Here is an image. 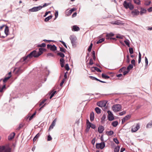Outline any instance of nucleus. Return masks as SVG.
<instances>
[{"mask_svg":"<svg viewBox=\"0 0 152 152\" xmlns=\"http://www.w3.org/2000/svg\"><path fill=\"white\" fill-rule=\"evenodd\" d=\"M105 39L104 38H102V39H99L96 42L97 44H99V43H101L103 42L104 41Z\"/></svg>","mask_w":152,"mask_h":152,"instance_id":"4c0bfd02","label":"nucleus"},{"mask_svg":"<svg viewBox=\"0 0 152 152\" xmlns=\"http://www.w3.org/2000/svg\"><path fill=\"white\" fill-rule=\"evenodd\" d=\"M86 124H88L90 128L94 129L96 128V126L95 124L91 123L88 119L86 120Z\"/></svg>","mask_w":152,"mask_h":152,"instance_id":"ddd939ff","label":"nucleus"},{"mask_svg":"<svg viewBox=\"0 0 152 152\" xmlns=\"http://www.w3.org/2000/svg\"><path fill=\"white\" fill-rule=\"evenodd\" d=\"M104 130V127L103 126H100L98 127V132L99 133H102Z\"/></svg>","mask_w":152,"mask_h":152,"instance_id":"dca6fc26","label":"nucleus"},{"mask_svg":"<svg viewBox=\"0 0 152 152\" xmlns=\"http://www.w3.org/2000/svg\"><path fill=\"white\" fill-rule=\"evenodd\" d=\"M60 62L61 66L63 67L64 66V59L62 58H61L60 59Z\"/></svg>","mask_w":152,"mask_h":152,"instance_id":"aec40b11","label":"nucleus"},{"mask_svg":"<svg viewBox=\"0 0 152 152\" xmlns=\"http://www.w3.org/2000/svg\"><path fill=\"white\" fill-rule=\"evenodd\" d=\"M151 3V1H149L148 2H146L145 3V5L146 6H148Z\"/></svg>","mask_w":152,"mask_h":152,"instance_id":"338daca9","label":"nucleus"},{"mask_svg":"<svg viewBox=\"0 0 152 152\" xmlns=\"http://www.w3.org/2000/svg\"><path fill=\"white\" fill-rule=\"evenodd\" d=\"M140 128V124L139 123L137 124L135 126H133L132 127L131 131L132 132H136Z\"/></svg>","mask_w":152,"mask_h":152,"instance_id":"9b49d317","label":"nucleus"},{"mask_svg":"<svg viewBox=\"0 0 152 152\" xmlns=\"http://www.w3.org/2000/svg\"><path fill=\"white\" fill-rule=\"evenodd\" d=\"M86 125L87 127L86 129V132H87L89 131L90 127L88 124H86Z\"/></svg>","mask_w":152,"mask_h":152,"instance_id":"052dcab7","label":"nucleus"},{"mask_svg":"<svg viewBox=\"0 0 152 152\" xmlns=\"http://www.w3.org/2000/svg\"><path fill=\"white\" fill-rule=\"evenodd\" d=\"M40 134L39 133H38L34 137L33 139V141L35 142L37 139L40 136Z\"/></svg>","mask_w":152,"mask_h":152,"instance_id":"c85d7f7f","label":"nucleus"},{"mask_svg":"<svg viewBox=\"0 0 152 152\" xmlns=\"http://www.w3.org/2000/svg\"><path fill=\"white\" fill-rule=\"evenodd\" d=\"M108 114V118L109 121H112L114 120V118L112 113L110 110H108L107 112Z\"/></svg>","mask_w":152,"mask_h":152,"instance_id":"0eeeda50","label":"nucleus"},{"mask_svg":"<svg viewBox=\"0 0 152 152\" xmlns=\"http://www.w3.org/2000/svg\"><path fill=\"white\" fill-rule=\"evenodd\" d=\"M47 48L48 49H50L51 51H54L57 50V47L55 45H51L48 44L47 45Z\"/></svg>","mask_w":152,"mask_h":152,"instance_id":"9d476101","label":"nucleus"},{"mask_svg":"<svg viewBox=\"0 0 152 152\" xmlns=\"http://www.w3.org/2000/svg\"><path fill=\"white\" fill-rule=\"evenodd\" d=\"M107 102L105 101L99 102L97 103V105L98 106L102 107H105L106 105Z\"/></svg>","mask_w":152,"mask_h":152,"instance_id":"6e6552de","label":"nucleus"},{"mask_svg":"<svg viewBox=\"0 0 152 152\" xmlns=\"http://www.w3.org/2000/svg\"><path fill=\"white\" fill-rule=\"evenodd\" d=\"M145 66H148V59L146 57H145Z\"/></svg>","mask_w":152,"mask_h":152,"instance_id":"4d7b16f0","label":"nucleus"},{"mask_svg":"<svg viewBox=\"0 0 152 152\" xmlns=\"http://www.w3.org/2000/svg\"><path fill=\"white\" fill-rule=\"evenodd\" d=\"M38 56V53L36 50H34L30 53L29 54L26 56L20 59V61L22 62H24L26 61L28 58H31L33 57L37 58L39 56Z\"/></svg>","mask_w":152,"mask_h":152,"instance_id":"f257e3e1","label":"nucleus"},{"mask_svg":"<svg viewBox=\"0 0 152 152\" xmlns=\"http://www.w3.org/2000/svg\"><path fill=\"white\" fill-rule=\"evenodd\" d=\"M113 141L117 144H118L119 143V141L117 138H114L113 139Z\"/></svg>","mask_w":152,"mask_h":152,"instance_id":"3c124183","label":"nucleus"},{"mask_svg":"<svg viewBox=\"0 0 152 152\" xmlns=\"http://www.w3.org/2000/svg\"><path fill=\"white\" fill-rule=\"evenodd\" d=\"M122 106L120 104H116L113 106V110L114 112L120 111L121 109Z\"/></svg>","mask_w":152,"mask_h":152,"instance_id":"20e7f679","label":"nucleus"},{"mask_svg":"<svg viewBox=\"0 0 152 152\" xmlns=\"http://www.w3.org/2000/svg\"><path fill=\"white\" fill-rule=\"evenodd\" d=\"M106 118V115L105 114H104L101 118V122L102 123H104L105 121Z\"/></svg>","mask_w":152,"mask_h":152,"instance_id":"a878e982","label":"nucleus"},{"mask_svg":"<svg viewBox=\"0 0 152 152\" xmlns=\"http://www.w3.org/2000/svg\"><path fill=\"white\" fill-rule=\"evenodd\" d=\"M129 51L130 54H132L133 53V50L132 48H129Z\"/></svg>","mask_w":152,"mask_h":152,"instance_id":"5fc2aeb1","label":"nucleus"},{"mask_svg":"<svg viewBox=\"0 0 152 152\" xmlns=\"http://www.w3.org/2000/svg\"><path fill=\"white\" fill-rule=\"evenodd\" d=\"M39 52H37L38 53V56H39L41 55L43 53V52L45 51L46 50V49L45 48H39Z\"/></svg>","mask_w":152,"mask_h":152,"instance_id":"f3484780","label":"nucleus"},{"mask_svg":"<svg viewBox=\"0 0 152 152\" xmlns=\"http://www.w3.org/2000/svg\"><path fill=\"white\" fill-rule=\"evenodd\" d=\"M93 45V44L92 43H91L88 49V52H90L91 51Z\"/></svg>","mask_w":152,"mask_h":152,"instance_id":"a19ab883","label":"nucleus"},{"mask_svg":"<svg viewBox=\"0 0 152 152\" xmlns=\"http://www.w3.org/2000/svg\"><path fill=\"white\" fill-rule=\"evenodd\" d=\"M106 37H113L115 34L112 32H110V33H106Z\"/></svg>","mask_w":152,"mask_h":152,"instance_id":"4be33fe9","label":"nucleus"},{"mask_svg":"<svg viewBox=\"0 0 152 152\" xmlns=\"http://www.w3.org/2000/svg\"><path fill=\"white\" fill-rule=\"evenodd\" d=\"M57 55L58 56H59L60 57H62V58H64L65 56L64 54L61 52H59L57 53Z\"/></svg>","mask_w":152,"mask_h":152,"instance_id":"c9c22d12","label":"nucleus"},{"mask_svg":"<svg viewBox=\"0 0 152 152\" xmlns=\"http://www.w3.org/2000/svg\"><path fill=\"white\" fill-rule=\"evenodd\" d=\"M47 56H50L51 57H54V55L51 53H48L47 54Z\"/></svg>","mask_w":152,"mask_h":152,"instance_id":"680f3d73","label":"nucleus"},{"mask_svg":"<svg viewBox=\"0 0 152 152\" xmlns=\"http://www.w3.org/2000/svg\"><path fill=\"white\" fill-rule=\"evenodd\" d=\"M76 10V9L75 8H73L70 10L68 11V14L69 15H70L72 13V12L73 11H75Z\"/></svg>","mask_w":152,"mask_h":152,"instance_id":"37998d69","label":"nucleus"},{"mask_svg":"<svg viewBox=\"0 0 152 152\" xmlns=\"http://www.w3.org/2000/svg\"><path fill=\"white\" fill-rule=\"evenodd\" d=\"M60 42L61 43L64 45V46L65 47V48H67V45L64 42L62 41H60Z\"/></svg>","mask_w":152,"mask_h":152,"instance_id":"6e6d98bb","label":"nucleus"},{"mask_svg":"<svg viewBox=\"0 0 152 152\" xmlns=\"http://www.w3.org/2000/svg\"><path fill=\"white\" fill-rule=\"evenodd\" d=\"M133 68V65L132 64H130L127 67V70L129 71L131 69Z\"/></svg>","mask_w":152,"mask_h":152,"instance_id":"58836bf2","label":"nucleus"},{"mask_svg":"<svg viewBox=\"0 0 152 152\" xmlns=\"http://www.w3.org/2000/svg\"><path fill=\"white\" fill-rule=\"evenodd\" d=\"M69 38L71 41V43L72 46L76 47V41L77 40V38L74 35H71L69 37Z\"/></svg>","mask_w":152,"mask_h":152,"instance_id":"7ed1b4c3","label":"nucleus"},{"mask_svg":"<svg viewBox=\"0 0 152 152\" xmlns=\"http://www.w3.org/2000/svg\"><path fill=\"white\" fill-rule=\"evenodd\" d=\"M105 145V143L104 142H102L100 143H97L96 144V148L98 149H103Z\"/></svg>","mask_w":152,"mask_h":152,"instance_id":"39448f33","label":"nucleus"},{"mask_svg":"<svg viewBox=\"0 0 152 152\" xmlns=\"http://www.w3.org/2000/svg\"><path fill=\"white\" fill-rule=\"evenodd\" d=\"M127 59L126 62L127 63H129L130 62V59L129 58V55H127L126 56Z\"/></svg>","mask_w":152,"mask_h":152,"instance_id":"0e129e2a","label":"nucleus"},{"mask_svg":"<svg viewBox=\"0 0 152 152\" xmlns=\"http://www.w3.org/2000/svg\"><path fill=\"white\" fill-rule=\"evenodd\" d=\"M52 17H53V16L52 15H50L48 16V17L46 18L45 19L44 21L45 22L48 21L50 19H51L52 18Z\"/></svg>","mask_w":152,"mask_h":152,"instance_id":"2f4dec72","label":"nucleus"},{"mask_svg":"<svg viewBox=\"0 0 152 152\" xmlns=\"http://www.w3.org/2000/svg\"><path fill=\"white\" fill-rule=\"evenodd\" d=\"M131 117V115H128L124 117L122 120V124H124L126 121L130 119Z\"/></svg>","mask_w":152,"mask_h":152,"instance_id":"4468645a","label":"nucleus"},{"mask_svg":"<svg viewBox=\"0 0 152 152\" xmlns=\"http://www.w3.org/2000/svg\"><path fill=\"white\" fill-rule=\"evenodd\" d=\"M46 44L45 43H43L41 44H38L37 45L38 47H43L44 48L46 46Z\"/></svg>","mask_w":152,"mask_h":152,"instance_id":"473e14b6","label":"nucleus"},{"mask_svg":"<svg viewBox=\"0 0 152 152\" xmlns=\"http://www.w3.org/2000/svg\"><path fill=\"white\" fill-rule=\"evenodd\" d=\"M120 146L118 145L114 149V152H118L120 150Z\"/></svg>","mask_w":152,"mask_h":152,"instance_id":"72a5a7b5","label":"nucleus"},{"mask_svg":"<svg viewBox=\"0 0 152 152\" xmlns=\"http://www.w3.org/2000/svg\"><path fill=\"white\" fill-rule=\"evenodd\" d=\"M50 4V3H45L43 4V5L42 6H41V7H42V8L43 7H45L49 5Z\"/></svg>","mask_w":152,"mask_h":152,"instance_id":"bf43d9fd","label":"nucleus"},{"mask_svg":"<svg viewBox=\"0 0 152 152\" xmlns=\"http://www.w3.org/2000/svg\"><path fill=\"white\" fill-rule=\"evenodd\" d=\"M123 5L126 9L129 8L130 10H132L134 8V5L131 2L127 3L126 1H124Z\"/></svg>","mask_w":152,"mask_h":152,"instance_id":"f03ea898","label":"nucleus"},{"mask_svg":"<svg viewBox=\"0 0 152 152\" xmlns=\"http://www.w3.org/2000/svg\"><path fill=\"white\" fill-rule=\"evenodd\" d=\"M90 120L91 121H93L94 120V114L93 112H91L90 114Z\"/></svg>","mask_w":152,"mask_h":152,"instance_id":"6ab92c4d","label":"nucleus"},{"mask_svg":"<svg viewBox=\"0 0 152 152\" xmlns=\"http://www.w3.org/2000/svg\"><path fill=\"white\" fill-rule=\"evenodd\" d=\"M95 110L96 112L98 114H99L101 113V110L98 107H96L95 108Z\"/></svg>","mask_w":152,"mask_h":152,"instance_id":"c756f323","label":"nucleus"},{"mask_svg":"<svg viewBox=\"0 0 152 152\" xmlns=\"http://www.w3.org/2000/svg\"><path fill=\"white\" fill-rule=\"evenodd\" d=\"M56 91H52L51 92V94L50 96V99H51L53 96H54V94L56 93Z\"/></svg>","mask_w":152,"mask_h":152,"instance_id":"ea45409f","label":"nucleus"},{"mask_svg":"<svg viewBox=\"0 0 152 152\" xmlns=\"http://www.w3.org/2000/svg\"><path fill=\"white\" fill-rule=\"evenodd\" d=\"M140 9L141 10L140 12V15H142L144 14H145L146 13L147 10L145 9L144 8L141 7Z\"/></svg>","mask_w":152,"mask_h":152,"instance_id":"2eb2a0df","label":"nucleus"},{"mask_svg":"<svg viewBox=\"0 0 152 152\" xmlns=\"http://www.w3.org/2000/svg\"><path fill=\"white\" fill-rule=\"evenodd\" d=\"M9 32V27L8 26H6L5 30H4V33L6 35V36H7L8 35Z\"/></svg>","mask_w":152,"mask_h":152,"instance_id":"b1692460","label":"nucleus"},{"mask_svg":"<svg viewBox=\"0 0 152 152\" xmlns=\"http://www.w3.org/2000/svg\"><path fill=\"white\" fill-rule=\"evenodd\" d=\"M102 77L103 78L106 79H109L110 78V77L109 76L106 75V74H105L104 73L102 74Z\"/></svg>","mask_w":152,"mask_h":152,"instance_id":"bb28decb","label":"nucleus"},{"mask_svg":"<svg viewBox=\"0 0 152 152\" xmlns=\"http://www.w3.org/2000/svg\"><path fill=\"white\" fill-rule=\"evenodd\" d=\"M7 75H6V77L3 80V81L4 83H5L11 77V76H7Z\"/></svg>","mask_w":152,"mask_h":152,"instance_id":"7c9ffc66","label":"nucleus"},{"mask_svg":"<svg viewBox=\"0 0 152 152\" xmlns=\"http://www.w3.org/2000/svg\"><path fill=\"white\" fill-rule=\"evenodd\" d=\"M48 139H47V140L48 141H50L51 140H52V138L50 136V135H49L48 136V137H47Z\"/></svg>","mask_w":152,"mask_h":152,"instance_id":"69168bd1","label":"nucleus"},{"mask_svg":"<svg viewBox=\"0 0 152 152\" xmlns=\"http://www.w3.org/2000/svg\"><path fill=\"white\" fill-rule=\"evenodd\" d=\"M23 72L22 70L20 67L18 68H16L14 70V72L15 74L19 75Z\"/></svg>","mask_w":152,"mask_h":152,"instance_id":"f8f14e48","label":"nucleus"},{"mask_svg":"<svg viewBox=\"0 0 152 152\" xmlns=\"http://www.w3.org/2000/svg\"><path fill=\"white\" fill-rule=\"evenodd\" d=\"M152 127V121L148 123L146 125L147 128H151Z\"/></svg>","mask_w":152,"mask_h":152,"instance_id":"e433bc0d","label":"nucleus"},{"mask_svg":"<svg viewBox=\"0 0 152 152\" xmlns=\"http://www.w3.org/2000/svg\"><path fill=\"white\" fill-rule=\"evenodd\" d=\"M5 148V146H0V152H2Z\"/></svg>","mask_w":152,"mask_h":152,"instance_id":"c03bdc74","label":"nucleus"},{"mask_svg":"<svg viewBox=\"0 0 152 152\" xmlns=\"http://www.w3.org/2000/svg\"><path fill=\"white\" fill-rule=\"evenodd\" d=\"M65 69L67 71H68L69 69V67L68 64H67L65 65Z\"/></svg>","mask_w":152,"mask_h":152,"instance_id":"864d4df0","label":"nucleus"},{"mask_svg":"<svg viewBox=\"0 0 152 152\" xmlns=\"http://www.w3.org/2000/svg\"><path fill=\"white\" fill-rule=\"evenodd\" d=\"M132 10L131 14L133 17H136L139 15L140 12L137 9H133Z\"/></svg>","mask_w":152,"mask_h":152,"instance_id":"423d86ee","label":"nucleus"},{"mask_svg":"<svg viewBox=\"0 0 152 152\" xmlns=\"http://www.w3.org/2000/svg\"><path fill=\"white\" fill-rule=\"evenodd\" d=\"M118 124V122L117 121H116L112 122L111 124L114 127H116Z\"/></svg>","mask_w":152,"mask_h":152,"instance_id":"cd10ccee","label":"nucleus"},{"mask_svg":"<svg viewBox=\"0 0 152 152\" xmlns=\"http://www.w3.org/2000/svg\"><path fill=\"white\" fill-rule=\"evenodd\" d=\"M141 55L140 53V52H139V58H138V64H139L140 63L141 61Z\"/></svg>","mask_w":152,"mask_h":152,"instance_id":"a18cd8bd","label":"nucleus"},{"mask_svg":"<svg viewBox=\"0 0 152 152\" xmlns=\"http://www.w3.org/2000/svg\"><path fill=\"white\" fill-rule=\"evenodd\" d=\"M15 136V133L14 132H12L8 136V139L9 140H12L13 139Z\"/></svg>","mask_w":152,"mask_h":152,"instance_id":"a211bd4d","label":"nucleus"},{"mask_svg":"<svg viewBox=\"0 0 152 152\" xmlns=\"http://www.w3.org/2000/svg\"><path fill=\"white\" fill-rule=\"evenodd\" d=\"M131 63L133 65H134V66H135V61L134 59H133L131 61Z\"/></svg>","mask_w":152,"mask_h":152,"instance_id":"774afa93","label":"nucleus"},{"mask_svg":"<svg viewBox=\"0 0 152 152\" xmlns=\"http://www.w3.org/2000/svg\"><path fill=\"white\" fill-rule=\"evenodd\" d=\"M106 39L107 40H110L113 41L112 42H115L117 40V39H116V38L112 37H106Z\"/></svg>","mask_w":152,"mask_h":152,"instance_id":"5701e85b","label":"nucleus"},{"mask_svg":"<svg viewBox=\"0 0 152 152\" xmlns=\"http://www.w3.org/2000/svg\"><path fill=\"white\" fill-rule=\"evenodd\" d=\"M134 3L137 5L141 4V1L140 0H133Z\"/></svg>","mask_w":152,"mask_h":152,"instance_id":"f704fd0d","label":"nucleus"},{"mask_svg":"<svg viewBox=\"0 0 152 152\" xmlns=\"http://www.w3.org/2000/svg\"><path fill=\"white\" fill-rule=\"evenodd\" d=\"M93 68H94L95 71H96L98 72H102V70L101 69L96 67L93 66Z\"/></svg>","mask_w":152,"mask_h":152,"instance_id":"de8ad7c7","label":"nucleus"},{"mask_svg":"<svg viewBox=\"0 0 152 152\" xmlns=\"http://www.w3.org/2000/svg\"><path fill=\"white\" fill-rule=\"evenodd\" d=\"M60 48V51L62 52H63L64 53H65L66 51V50L64 49V48L62 47H59Z\"/></svg>","mask_w":152,"mask_h":152,"instance_id":"8fccbe9b","label":"nucleus"},{"mask_svg":"<svg viewBox=\"0 0 152 152\" xmlns=\"http://www.w3.org/2000/svg\"><path fill=\"white\" fill-rule=\"evenodd\" d=\"M125 69L126 67H123L119 69L118 72L120 73L122 72H124V70Z\"/></svg>","mask_w":152,"mask_h":152,"instance_id":"09e8293b","label":"nucleus"},{"mask_svg":"<svg viewBox=\"0 0 152 152\" xmlns=\"http://www.w3.org/2000/svg\"><path fill=\"white\" fill-rule=\"evenodd\" d=\"M126 113L125 111H123L119 113V115L120 116H122L125 114Z\"/></svg>","mask_w":152,"mask_h":152,"instance_id":"e2e57ef3","label":"nucleus"},{"mask_svg":"<svg viewBox=\"0 0 152 152\" xmlns=\"http://www.w3.org/2000/svg\"><path fill=\"white\" fill-rule=\"evenodd\" d=\"M89 77L92 80H97V81H98L99 80V79H97V78H96V77H93L92 76H89Z\"/></svg>","mask_w":152,"mask_h":152,"instance_id":"603ef678","label":"nucleus"},{"mask_svg":"<svg viewBox=\"0 0 152 152\" xmlns=\"http://www.w3.org/2000/svg\"><path fill=\"white\" fill-rule=\"evenodd\" d=\"M11 148L7 146H5V148L4 150V152H11Z\"/></svg>","mask_w":152,"mask_h":152,"instance_id":"393cba45","label":"nucleus"},{"mask_svg":"<svg viewBox=\"0 0 152 152\" xmlns=\"http://www.w3.org/2000/svg\"><path fill=\"white\" fill-rule=\"evenodd\" d=\"M42 9V7L41 6H39L34 7L30 9L29 10L30 12H34L38 11Z\"/></svg>","mask_w":152,"mask_h":152,"instance_id":"1a4fd4ad","label":"nucleus"},{"mask_svg":"<svg viewBox=\"0 0 152 152\" xmlns=\"http://www.w3.org/2000/svg\"><path fill=\"white\" fill-rule=\"evenodd\" d=\"M124 42L128 47H130L129 42V40L127 39L126 40H124Z\"/></svg>","mask_w":152,"mask_h":152,"instance_id":"49530a36","label":"nucleus"},{"mask_svg":"<svg viewBox=\"0 0 152 152\" xmlns=\"http://www.w3.org/2000/svg\"><path fill=\"white\" fill-rule=\"evenodd\" d=\"M89 64L92 65L93 64V59L92 58H91L89 60Z\"/></svg>","mask_w":152,"mask_h":152,"instance_id":"13d9d810","label":"nucleus"},{"mask_svg":"<svg viewBox=\"0 0 152 152\" xmlns=\"http://www.w3.org/2000/svg\"><path fill=\"white\" fill-rule=\"evenodd\" d=\"M72 30L73 31H78L80 30V28L78 26L75 25L73 26Z\"/></svg>","mask_w":152,"mask_h":152,"instance_id":"412c9836","label":"nucleus"},{"mask_svg":"<svg viewBox=\"0 0 152 152\" xmlns=\"http://www.w3.org/2000/svg\"><path fill=\"white\" fill-rule=\"evenodd\" d=\"M107 135L109 136H111L114 134L112 130L107 131Z\"/></svg>","mask_w":152,"mask_h":152,"instance_id":"79ce46f5","label":"nucleus"}]
</instances>
